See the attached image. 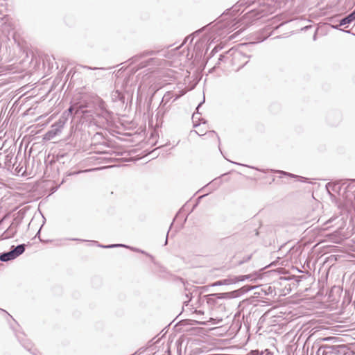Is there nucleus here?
Masks as SVG:
<instances>
[{
    "label": "nucleus",
    "mask_w": 355,
    "mask_h": 355,
    "mask_svg": "<svg viewBox=\"0 0 355 355\" xmlns=\"http://www.w3.org/2000/svg\"><path fill=\"white\" fill-rule=\"evenodd\" d=\"M25 250V245L24 244L19 245L15 247L13 250L3 253L0 256V260L2 261H8L10 260H12L19 255H21Z\"/></svg>",
    "instance_id": "obj_1"
},
{
    "label": "nucleus",
    "mask_w": 355,
    "mask_h": 355,
    "mask_svg": "<svg viewBox=\"0 0 355 355\" xmlns=\"http://www.w3.org/2000/svg\"><path fill=\"white\" fill-rule=\"evenodd\" d=\"M64 120H62L61 119L58 120L55 123L52 125L51 130H49L44 135V139L46 140H51L53 139L56 135H59L64 127L65 123Z\"/></svg>",
    "instance_id": "obj_2"
},
{
    "label": "nucleus",
    "mask_w": 355,
    "mask_h": 355,
    "mask_svg": "<svg viewBox=\"0 0 355 355\" xmlns=\"http://www.w3.org/2000/svg\"><path fill=\"white\" fill-rule=\"evenodd\" d=\"M18 224L12 222L9 227L1 235L3 239L13 237L17 232Z\"/></svg>",
    "instance_id": "obj_3"
},
{
    "label": "nucleus",
    "mask_w": 355,
    "mask_h": 355,
    "mask_svg": "<svg viewBox=\"0 0 355 355\" xmlns=\"http://www.w3.org/2000/svg\"><path fill=\"white\" fill-rule=\"evenodd\" d=\"M250 278L249 275H241L233 278H228L222 280L223 285H229L238 282H242Z\"/></svg>",
    "instance_id": "obj_4"
},
{
    "label": "nucleus",
    "mask_w": 355,
    "mask_h": 355,
    "mask_svg": "<svg viewBox=\"0 0 355 355\" xmlns=\"http://www.w3.org/2000/svg\"><path fill=\"white\" fill-rule=\"evenodd\" d=\"M239 291H234L229 293H214L212 294L211 296L215 297L218 299L222 298H232L236 297L238 296Z\"/></svg>",
    "instance_id": "obj_5"
},
{
    "label": "nucleus",
    "mask_w": 355,
    "mask_h": 355,
    "mask_svg": "<svg viewBox=\"0 0 355 355\" xmlns=\"http://www.w3.org/2000/svg\"><path fill=\"white\" fill-rule=\"evenodd\" d=\"M355 19V10L349 14L346 17L342 19L340 21L339 26H343L349 24Z\"/></svg>",
    "instance_id": "obj_6"
},
{
    "label": "nucleus",
    "mask_w": 355,
    "mask_h": 355,
    "mask_svg": "<svg viewBox=\"0 0 355 355\" xmlns=\"http://www.w3.org/2000/svg\"><path fill=\"white\" fill-rule=\"evenodd\" d=\"M192 119H193V126L196 128L200 126V123H197V119L200 120V119L197 117L196 114H193Z\"/></svg>",
    "instance_id": "obj_7"
},
{
    "label": "nucleus",
    "mask_w": 355,
    "mask_h": 355,
    "mask_svg": "<svg viewBox=\"0 0 355 355\" xmlns=\"http://www.w3.org/2000/svg\"><path fill=\"white\" fill-rule=\"evenodd\" d=\"M119 246H123V247H125V245H107V246H103V248H114V247H119Z\"/></svg>",
    "instance_id": "obj_8"
},
{
    "label": "nucleus",
    "mask_w": 355,
    "mask_h": 355,
    "mask_svg": "<svg viewBox=\"0 0 355 355\" xmlns=\"http://www.w3.org/2000/svg\"><path fill=\"white\" fill-rule=\"evenodd\" d=\"M207 135L210 137H214V136L218 137L214 131H209V132H208Z\"/></svg>",
    "instance_id": "obj_9"
},
{
    "label": "nucleus",
    "mask_w": 355,
    "mask_h": 355,
    "mask_svg": "<svg viewBox=\"0 0 355 355\" xmlns=\"http://www.w3.org/2000/svg\"><path fill=\"white\" fill-rule=\"evenodd\" d=\"M73 110H74L73 106H71V107L68 109V110H67L68 114H71L73 113Z\"/></svg>",
    "instance_id": "obj_10"
},
{
    "label": "nucleus",
    "mask_w": 355,
    "mask_h": 355,
    "mask_svg": "<svg viewBox=\"0 0 355 355\" xmlns=\"http://www.w3.org/2000/svg\"><path fill=\"white\" fill-rule=\"evenodd\" d=\"M195 132L196 134H198V135H204L205 134L203 133V131L202 130H195Z\"/></svg>",
    "instance_id": "obj_11"
},
{
    "label": "nucleus",
    "mask_w": 355,
    "mask_h": 355,
    "mask_svg": "<svg viewBox=\"0 0 355 355\" xmlns=\"http://www.w3.org/2000/svg\"><path fill=\"white\" fill-rule=\"evenodd\" d=\"M221 285H223L222 280L217 281L213 284V286H221Z\"/></svg>",
    "instance_id": "obj_12"
},
{
    "label": "nucleus",
    "mask_w": 355,
    "mask_h": 355,
    "mask_svg": "<svg viewBox=\"0 0 355 355\" xmlns=\"http://www.w3.org/2000/svg\"><path fill=\"white\" fill-rule=\"evenodd\" d=\"M155 53L154 51H146L144 53L143 55H153Z\"/></svg>",
    "instance_id": "obj_13"
},
{
    "label": "nucleus",
    "mask_w": 355,
    "mask_h": 355,
    "mask_svg": "<svg viewBox=\"0 0 355 355\" xmlns=\"http://www.w3.org/2000/svg\"><path fill=\"white\" fill-rule=\"evenodd\" d=\"M134 250H135V251H136V252H141V253H145L144 251H142V250H138V249H135Z\"/></svg>",
    "instance_id": "obj_14"
},
{
    "label": "nucleus",
    "mask_w": 355,
    "mask_h": 355,
    "mask_svg": "<svg viewBox=\"0 0 355 355\" xmlns=\"http://www.w3.org/2000/svg\"><path fill=\"white\" fill-rule=\"evenodd\" d=\"M200 105H201V103L198 104V107H197V108H196V109H197V110H198L199 107H200Z\"/></svg>",
    "instance_id": "obj_15"
},
{
    "label": "nucleus",
    "mask_w": 355,
    "mask_h": 355,
    "mask_svg": "<svg viewBox=\"0 0 355 355\" xmlns=\"http://www.w3.org/2000/svg\"><path fill=\"white\" fill-rule=\"evenodd\" d=\"M223 58V55H220L219 60H221Z\"/></svg>",
    "instance_id": "obj_16"
},
{
    "label": "nucleus",
    "mask_w": 355,
    "mask_h": 355,
    "mask_svg": "<svg viewBox=\"0 0 355 355\" xmlns=\"http://www.w3.org/2000/svg\"><path fill=\"white\" fill-rule=\"evenodd\" d=\"M280 173H282L284 174H287L286 172L280 171Z\"/></svg>",
    "instance_id": "obj_17"
}]
</instances>
